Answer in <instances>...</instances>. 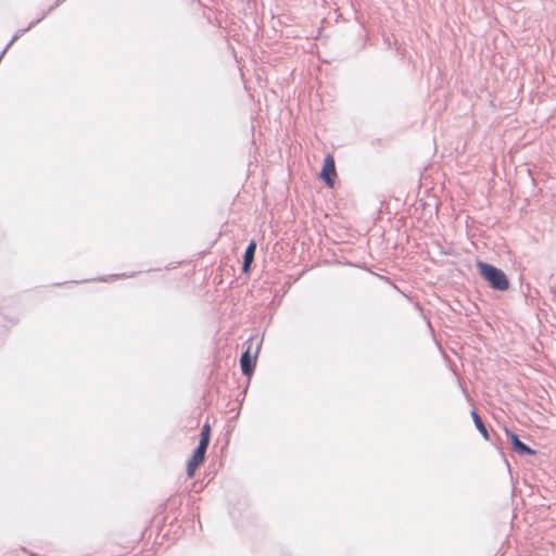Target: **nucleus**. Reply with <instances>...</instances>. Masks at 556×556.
<instances>
[{"label": "nucleus", "mask_w": 556, "mask_h": 556, "mask_svg": "<svg viewBox=\"0 0 556 556\" xmlns=\"http://www.w3.org/2000/svg\"><path fill=\"white\" fill-rule=\"evenodd\" d=\"M320 179L325 181L327 187L333 188L334 180L337 178V169L334 157L331 154H328L324 160V165L321 172L319 174Z\"/></svg>", "instance_id": "7ed1b4c3"}, {"label": "nucleus", "mask_w": 556, "mask_h": 556, "mask_svg": "<svg viewBox=\"0 0 556 556\" xmlns=\"http://www.w3.org/2000/svg\"><path fill=\"white\" fill-rule=\"evenodd\" d=\"M471 417H472V420H473L475 425L478 422V419H481L476 410L471 412Z\"/></svg>", "instance_id": "1a4fd4ad"}, {"label": "nucleus", "mask_w": 556, "mask_h": 556, "mask_svg": "<svg viewBox=\"0 0 556 556\" xmlns=\"http://www.w3.org/2000/svg\"><path fill=\"white\" fill-rule=\"evenodd\" d=\"M206 450L207 446L199 444L195 451L193 452V455L191 456L187 465V475L189 478H192L199 466L203 464L205 459Z\"/></svg>", "instance_id": "20e7f679"}, {"label": "nucleus", "mask_w": 556, "mask_h": 556, "mask_svg": "<svg viewBox=\"0 0 556 556\" xmlns=\"http://www.w3.org/2000/svg\"><path fill=\"white\" fill-rule=\"evenodd\" d=\"M476 427L478 429V431L482 434V437L485 439V440H489L490 437H489V432L482 421V419H478V422L476 424Z\"/></svg>", "instance_id": "6e6552de"}, {"label": "nucleus", "mask_w": 556, "mask_h": 556, "mask_svg": "<svg viewBox=\"0 0 556 556\" xmlns=\"http://www.w3.org/2000/svg\"><path fill=\"white\" fill-rule=\"evenodd\" d=\"M252 343L253 339H250L248 341L247 350L243 352L240 358L242 372L247 376H250L254 371L257 359L258 346H256L255 351L252 352Z\"/></svg>", "instance_id": "f03ea898"}, {"label": "nucleus", "mask_w": 556, "mask_h": 556, "mask_svg": "<svg viewBox=\"0 0 556 556\" xmlns=\"http://www.w3.org/2000/svg\"><path fill=\"white\" fill-rule=\"evenodd\" d=\"M210 439H211V426L208 424H205L202 427L201 439H200L199 444L208 446Z\"/></svg>", "instance_id": "0eeeda50"}, {"label": "nucleus", "mask_w": 556, "mask_h": 556, "mask_svg": "<svg viewBox=\"0 0 556 556\" xmlns=\"http://www.w3.org/2000/svg\"><path fill=\"white\" fill-rule=\"evenodd\" d=\"M505 434L508 438V440L510 441V443L513 445V448L517 453H519V454H528V455H534L535 454L534 450H532L531 447H529L528 445L522 443L519 440V438L517 437V434H515L514 432H511L507 428L505 429Z\"/></svg>", "instance_id": "39448f33"}, {"label": "nucleus", "mask_w": 556, "mask_h": 556, "mask_svg": "<svg viewBox=\"0 0 556 556\" xmlns=\"http://www.w3.org/2000/svg\"><path fill=\"white\" fill-rule=\"evenodd\" d=\"M477 267L480 275L493 289L506 291L509 288V281L503 270L481 261L477 262Z\"/></svg>", "instance_id": "f257e3e1"}, {"label": "nucleus", "mask_w": 556, "mask_h": 556, "mask_svg": "<svg viewBox=\"0 0 556 556\" xmlns=\"http://www.w3.org/2000/svg\"><path fill=\"white\" fill-rule=\"evenodd\" d=\"M255 250H256V242L254 240H252L249 243V245L245 250V253H244L243 266H242V271L244 274L250 273V267L254 260Z\"/></svg>", "instance_id": "423d86ee"}]
</instances>
